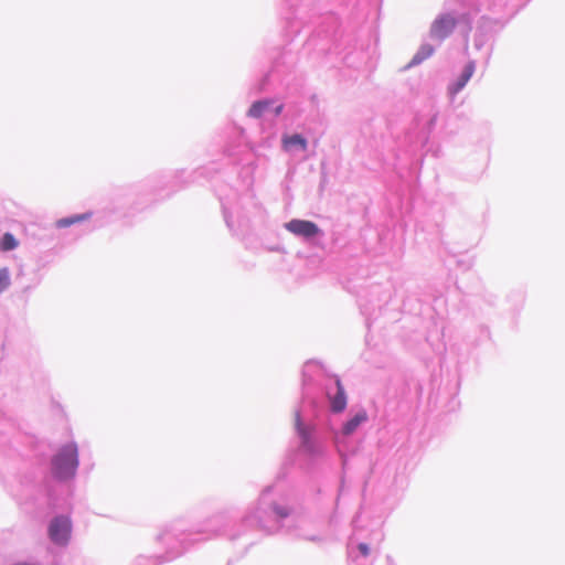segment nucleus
Returning a JSON list of instances; mask_svg holds the SVG:
<instances>
[{"instance_id":"ddd939ff","label":"nucleus","mask_w":565,"mask_h":565,"mask_svg":"<svg viewBox=\"0 0 565 565\" xmlns=\"http://www.w3.org/2000/svg\"><path fill=\"white\" fill-rule=\"evenodd\" d=\"M9 280V271L7 268H0V282H7Z\"/></svg>"},{"instance_id":"1a4fd4ad","label":"nucleus","mask_w":565,"mask_h":565,"mask_svg":"<svg viewBox=\"0 0 565 565\" xmlns=\"http://www.w3.org/2000/svg\"><path fill=\"white\" fill-rule=\"evenodd\" d=\"M90 215H92L90 213H84V214H77V215L60 218L56 222V225H57V227H61V228L68 227L73 224L88 220L90 217Z\"/></svg>"},{"instance_id":"423d86ee","label":"nucleus","mask_w":565,"mask_h":565,"mask_svg":"<svg viewBox=\"0 0 565 565\" xmlns=\"http://www.w3.org/2000/svg\"><path fill=\"white\" fill-rule=\"evenodd\" d=\"M300 147L302 150L307 149V140L298 134L291 135V136H284L282 137V147L286 150H289L292 147Z\"/></svg>"},{"instance_id":"4468645a","label":"nucleus","mask_w":565,"mask_h":565,"mask_svg":"<svg viewBox=\"0 0 565 565\" xmlns=\"http://www.w3.org/2000/svg\"><path fill=\"white\" fill-rule=\"evenodd\" d=\"M358 547L364 556L369 555V546L365 543H360Z\"/></svg>"},{"instance_id":"f8f14e48","label":"nucleus","mask_w":565,"mask_h":565,"mask_svg":"<svg viewBox=\"0 0 565 565\" xmlns=\"http://www.w3.org/2000/svg\"><path fill=\"white\" fill-rule=\"evenodd\" d=\"M434 53V47L431 45H423L417 54L413 58V63H420L425 58L431 56Z\"/></svg>"},{"instance_id":"9d476101","label":"nucleus","mask_w":565,"mask_h":565,"mask_svg":"<svg viewBox=\"0 0 565 565\" xmlns=\"http://www.w3.org/2000/svg\"><path fill=\"white\" fill-rule=\"evenodd\" d=\"M270 106L269 100L255 102L248 109V116L259 118Z\"/></svg>"},{"instance_id":"39448f33","label":"nucleus","mask_w":565,"mask_h":565,"mask_svg":"<svg viewBox=\"0 0 565 565\" xmlns=\"http://www.w3.org/2000/svg\"><path fill=\"white\" fill-rule=\"evenodd\" d=\"M337 393L330 397L331 409L334 413H341L347 407V394L339 377L335 379Z\"/></svg>"},{"instance_id":"6e6552de","label":"nucleus","mask_w":565,"mask_h":565,"mask_svg":"<svg viewBox=\"0 0 565 565\" xmlns=\"http://www.w3.org/2000/svg\"><path fill=\"white\" fill-rule=\"evenodd\" d=\"M366 420L365 413L356 414L352 419L345 423L343 426V434L351 435L363 422Z\"/></svg>"},{"instance_id":"9b49d317","label":"nucleus","mask_w":565,"mask_h":565,"mask_svg":"<svg viewBox=\"0 0 565 565\" xmlns=\"http://www.w3.org/2000/svg\"><path fill=\"white\" fill-rule=\"evenodd\" d=\"M19 246L18 239L11 233H4L0 239V250L9 252Z\"/></svg>"},{"instance_id":"f257e3e1","label":"nucleus","mask_w":565,"mask_h":565,"mask_svg":"<svg viewBox=\"0 0 565 565\" xmlns=\"http://www.w3.org/2000/svg\"><path fill=\"white\" fill-rule=\"evenodd\" d=\"M78 466V451L75 444L62 447L52 459V471L58 479H67L75 475Z\"/></svg>"},{"instance_id":"20e7f679","label":"nucleus","mask_w":565,"mask_h":565,"mask_svg":"<svg viewBox=\"0 0 565 565\" xmlns=\"http://www.w3.org/2000/svg\"><path fill=\"white\" fill-rule=\"evenodd\" d=\"M286 228L295 235L312 237L319 233L318 226L310 221L291 220L286 224Z\"/></svg>"},{"instance_id":"f03ea898","label":"nucleus","mask_w":565,"mask_h":565,"mask_svg":"<svg viewBox=\"0 0 565 565\" xmlns=\"http://www.w3.org/2000/svg\"><path fill=\"white\" fill-rule=\"evenodd\" d=\"M457 25L456 18L450 13L438 15L430 25V35L434 39L445 40Z\"/></svg>"},{"instance_id":"0eeeda50","label":"nucleus","mask_w":565,"mask_h":565,"mask_svg":"<svg viewBox=\"0 0 565 565\" xmlns=\"http://www.w3.org/2000/svg\"><path fill=\"white\" fill-rule=\"evenodd\" d=\"M473 71H475V66L472 63H469L462 74L460 75L458 82L456 83L454 89H452V93H458L460 89H462L465 87V85L468 83V81L471 78L472 74H473Z\"/></svg>"},{"instance_id":"2eb2a0df","label":"nucleus","mask_w":565,"mask_h":565,"mask_svg":"<svg viewBox=\"0 0 565 565\" xmlns=\"http://www.w3.org/2000/svg\"><path fill=\"white\" fill-rule=\"evenodd\" d=\"M275 512H276L278 515L282 516V518H285V516H287V515H288V511H286V510L281 509V508H278V507H275Z\"/></svg>"},{"instance_id":"7ed1b4c3","label":"nucleus","mask_w":565,"mask_h":565,"mask_svg":"<svg viewBox=\"0 0 565 565\" xmlns=\"http://www.w3.org/2000/svg\"><path fill=\"white\" fill-rule=\"evenodd\" d=\"M50 539L56 544H66L71 535V521L65 516H56L49 526Z\"/></svg>"},{"instance_id":"dca6fc26","label":"nucleus","mask_w":565,"mask_h":565,"mask_svg":"<svg viewBox=\"0 0 565 565\" xmlns=\"http://www.w3.org/2000/svg\"><path fill=\"white\" fill-rule=\"evenodd\" d=\"M281 110H282V106H281V105H279V106H277V107H276V109H275V114H276V115H279V114L281 113Z\"/></svg>"}]
</instances>
